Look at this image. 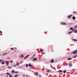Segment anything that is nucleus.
<instances>
[{
  "mask_svg": "<svg viewBox=\"0 0 77 77\" xmlns=\"http://www.w3.org/2000/svg\"><path fill=\"white\" fill-rule=\"evenodd\" d=\"M2 64H5V63L4 62H2Z\"/></svg>",
  "mask_w": 77,
  "mask_h": 77,
  "instance_id": "nucleus-30",
  "label": "nucleus"
},
{
  "mask_svg": "<svg viewBox=\"0 0 77 77\" xmlns=\"http://www.w3.org/2000/svg\"><path fill=\"white\" fill-rule=\"evenodd\" d=\"M17 66H19V65L20 64V63H19L18 62H17Z\"/></svg>",
  "mask_w": 77,
  "mask_h": 77,
  "instance_id": "nucleus-12",
  "label": "nucleus"
},
{
  "mask_svg": "<svg viewBox=\"0 0 77 77\" xmlns=\"http://www.w3.org/2000/svg\"><path fill=\"white\" fill-rule=\"evenodd\" d=\"M72 60V59L71 58H68L67 60Z\"/></svg>",
  "mask_w": 77,
  "mask_h": 77,
  "instance_id": "nucleus-16",
  "label": "nucleus"
},
{
  "mask_svg": "<svg viewBox=\"0 0 77 77\" xmlns=\"http://www.w3.org/2000/svg\"><path fill=\"white\" fill-rule=\"evenodd\" d=\"M54 62V60H52L51 61V63H53Z\"/></svg>",
  "mask_w": 77,
  "mask_h": 77,
  "instance_id": "nucleus-20",
  "label": "nucleus"
},
{
  "mask_svg": "<svg viewBox=\"0 0 77 77\" xmlns=\"http://www.w3.org/2000/svg\"><path fill=\"white\" fill-rule=\"evenodd\" d=\"M8 53H5L3 54L2 56H5V55H6V54H8Z\"/></svg>",
  "mask_w": 77,
  "mask_h": 77,
  "instance_id": "nucleus-9",
  "label": "nucleus"
},
{
  "mask_svg": "<svg viewBox=\"0 0 77 77\" xmlns=\"http://www.w3.org/2000/svg\"><path fill=\"white\" fill-rule=\"evenodd\" d=\"M72 33V31L69 32V33H68V34H69L70 33Z\"/></svg>",
  "mask_w": 77,
  "mask_h": 77,
  "instance_id": "nucleus-24",
  "label": "nucleus"
},
{
  "mask_svg": "<svg viewBox=\"0 0 77 77\" xmlns=\"http://www.w3.org/2000/svg\"><path fill=\"white\" fill-rule=\"evenodd\" d=\"M18 76H19V75H16L15 76V77H18Z\"/></svg>",
  "mask_w": 77,
  "mask_h": 77,
  "instance_id": "nucleus-17",
  "label": "nucleus"
},
{
  "mask_svg": "<svg viewBox=\"0 0 77 77\" xmlns=\"http://www.w3.org/2000/svg\"><path fill=\"white\" fill-rule=\"evenodd\" d=\"M0 33H2V32L1 31H0Z\"/></svg>",
  "mask_w": 77,
  "mask_h": 77,
  "instance_id": "nucleus-42",
  "label": "nucleus"
},
{
  "mask_svg": "<svg viewBox=\"0 0 77 77\" xmlns=\"http://www.w3.org/2000/svg\"><path fill=\"white\" fill-rule=\"evenodd\" d=\"M8 68L9 69V68H11V69H12V67H10V66H9L8 67Z\"/></svg>",
  "mask_w": 77,
  "mask_h": 77,
  "instance_id": "nucleus-18",
  "label": "nucleus"
},
{
  "mask_svg": "<svg viewBox=\"0 0 77 77\" xmlns=\"http://www.w3.org/2000/svg\"><path fill=\"white\" fill-rule=\"evenodd\" d=\"M7 75H10V74H9V72H7Z\"/></svg>",
  "mask_w": 77,
  "mask_h": 77,
  "instance_id": "nucleus-23",
  "label": "nucleus"
},
{
  "mask_svg": "<svg viewBox=\"0 0 77 77\" xmlns=\"http://www.w3.org/2000/svg\"><path fill=\"white\" fill-rule=\"evenodd\" d=\"M75 33H77V30L75 29Z\"/></svg>",
  "mask_w": 77,
  "mask_h": 77,
  "instance_id": "nucleus-28",
  "label": "nucleus"
},
{
  "mask_svg": "<svg viewBox=\"0 0 77 77\" xmlns=\"http://www.w3.org/2000/svg\"><path fill=\"white\" fill-rule=\"evenodd\" d=\"M21 57H22V58H23V57H24V56H23V54H22L21 55Z\"/></svg>",
  "mask_w": 77,
  "mask_h": 77,
  "instance_id": "nucleus-25",
  "label": "nucleus"
},
{
  "mask_svg": "<svg viewBox=\"0 0 77 77\" xmlns=\"http://www.w3.org/2000/svg\"><path fill=\"white\" fill-rule=\"evenodd\" d=\"M72 71H75V69H72Z\"/></svg>",
  "mask_w": 77,
  "mask_h": 77,
  "instance_id": "nucleus-43",
  "label": "nucleus"
},
{
  "mask_svg": "<svg viewBox=\"0 0 77 77\" xmlns=\"http://www.w3.org/2000/svg\"><path fill=\"white\" fill-rule=\"evenodd\" d=\"M11 50H14V48H10Z\"/></svg>",
  "mask_w": 77,
  "mask_h": 77,
  "instance_id": "nucleus-27",
  "label": "nucleus"
},
{
  "mask_svg": "<svg viewBox=\"0 0 77 77\" xmlns=\"http://www.w3.org/2000/svg\"><path fill=\"white\" fill-rule=\"evenodd\" d=\"M34 75H38V73L37 72H35L34 73Z\"/></svg>",
  "mask_w": 77,
  "mask_h": 77,
  "instance_id": "nucleus-5",
  "label": "nucleus"
},
{
  "mask_svg": "<svg viewBox=\"0 0 77 77\" xmlns=\"http://www.w3.org/2000/svg\"><path fill=\"white\" fill-rule=\"evenodd\" d=\"M77 49L76 51H74L72 52V54H77Z\"/></svg>",
  "mask_w": 77,
  "mask_h": 77,
  "instance_id": "nucleus-2",
  "label": "nucleus"
},
{
  "mask_svg": "<svg viewBox=\"0 0 77 77\" xmlns=\"http://www.w3.org/2000/svg\"><path fill=\"white\" fill-rule=\"evenodd\" d=\"M10 62H11V63H13V61H12V60Z\"/></svg>",
  "mask_w": 77,
  "mask_h": 77,
  "instance_id": "nucleus-35",
  "label": "nucleus"
},
{
  "mask_svg": "<svg viewBox=\"0 0 77 77\" xmlns=\"http://www.w3.org/2000/svg\"><path fill=\"white\" fill-rule=\"evenodd\" d=\"M46 72H50V71H51V70L50 69H46Z\"/></svg>",
  "mask_w": 77,
  "mask_h": 77,
  "instance_id": "nucleus-7",
  "label": "nucleus"
},
{
  "mask_svg": "<svg viewBox=\"0 0 77 77\" xmlns=\"http://www.w3.org/2000/svg\"><path fill=\"white\" fill-rule=\"evenodd\" d=\"M72 41H75L76 42H77V40L75 39H72Z\"/></svg>",
  "mask_w": 77,
  "mask_h": 77,
  "instance_id": "nucleus-11",
  "label": "nucleus"
},
{
  "mask_svg": "<svg viewBox=\"0 0 77 77\" xmlns=\"http://www.w3.org/2000/svg\"><path fill=\"white\" fill-rule=\"evenodd\" d=\"M71 16H72V15H70L68 16V18H69V19H70L71 18Z\"/></svg>",
  "mask_w": 77,
  "mask_h": 77,
  "instance_id": "nucleus-3",
  "label": "nucleus"
},
{
  "mask_svg": "<svg viewBox=\"0 0 77 77\" xmlns=\"http://www.w3.org/2000/svg\"><path fill=\"white\" fill-rule=\"evenodd\" d=\"M39 77H42V76H41V75H39Z\"/></svg>",
  "mask_w": 77,
  "mask_h": 77,
  "instance_id": "nucleus-38",
  "label": "nucleus"
},
{
  "mask_svg": "<svg viewBox=\"0 0 77 77\" xmlns=\"http://www.w3.org/2000/svg\"><path fill=\"white\" fill-rule=\"evenodd\" d=\"M26 76V75H23V77H25Z\"/></svg>",
  "mask_w": 77,
  "mask_h": 77,
  "instance_id": "nucleus-41",
  "label": "nucleus"
},
{
  "mask_svg": "<svg viewBox=\"0 0 77 77\" xmlns=\"http://www.w3.org/2000/svg\"><path fill=\"white\" fill-rule=\"evenodd\" d=\"M13 66H15V65H14Z\"/></svg>",
  "mask_w": 77,
  "mask_h": 77,
  "instance_id": "nucleus-45",
  "label": "nucleus"
},
{
  "mask_svg": "<svg viewBox=\"0 0 77 77\" xmlns=\"http://www.w3.org/2000/svg\"><path fill=\"white\" fill-rule=\"evenodd\" d=\"M9 77H13V76H12V74H10V75H9Z\"/></svg>",
  "mask_w": 77,
  "mask_h": 77,
  "instance_id": "nucleus-19",
  "label": "nucleus"
},
{
  "mask_svg": "<svg viewBox=\"0 0 77 77\" xmlns=\"http://www.w3.org/2000/svg\"><path fill=\"white\" fill-rule=\"evenodd\" d=\"M29 55H27L24 58V59H26V58H27L29 56Z\"/></svg>",
  "mask_w": 77,
  "mask_h": 77,
  "instance_id": "nucleus-4",
  "label": "nucleus"
},
{
  "mask_svg": "<svg viewBox=\"0 0 77 77\" xmlns=\"http://www.w3.org/2000/svg\"><path fill=\"white\" fill-rule=\"evenodd\" d=\"M70 30H73V28H72V27L70 28Z\"/></svg>",
  "mask_w": 77,
  "mask_h": 77,
  "instance_id": "nucleus-21",
  "label": "nucleus"
},
{
  "mask_svg": "<svg viewBox=\"0 0 77 77\" xmlns=\"http://www.w3.org/2000/svg\"><path fill=\"white\" fill-rule=\"evenodd\" d=\"M6 65H8V64H9V62L6 61Z\"/></svg>",
  "mask_w": 77,
  "mask_h": 77,
  "instance_id": "nucleus-26",
  "label": "nucleus"
},
{
  "mask_svg": "<svg viewBox=\"0 0 77 77\" xmlns=\"http://www.w3.org/2000/svg\"><path fill=\"white\" fill-rule=\"evenodd\" d=\"M36 60H37V58H34L33 60H33L34 61H36Z\"/></svg>",
  "mask_w": 77,
  "mask_h": 77,
  "instance_id": "nucleus-6",
  "label": "nucleus"
},
{
  "mask_svg": "<svg viewBox=\"0 0 77 77\" xmlns=\"http://www.w3.org/2000/svg\"><path fill=\"white\" fill-rule=\"evenodd\" d=\"M72 32H75V30H72Z\"/></svg>",
  "mask_w": 77,
  "mask_h": 77,
  "instance_id": "nucleus-36",
  "label": "nucleus"
},
{
  "mask_svg": "<svg viewBox=\"0 0 77 77\" xmlns=\"http://www.w3.org/2000/svg\"><path fill=\"white\" fill-rule=\"evenodd\" d=\"M72 18L73 20H75V16H73L72 17Z\"/></svg>",
  "mask_w": 77,
  "mask_h": 77,
  "instance_id": "nucleus-10",
  "label": "nucleus"
},
{
  "mask_svg": "<svg viewBox=\"0 0 77 77\" xmlns=\"http://www.w3.org/2000/svg\"><path fill=\"white\" fill-rule=\"evenodd\" d=\"M0 61H2V60H0Z\"/></svg>",
  "mask_w": 77,
  "mask_h": 77,
  "instance_id": "nucleus-44",
  "label": "nucleus"
},
{
  "mask_svg": "<svg viewBox=\"0 0 77 77\" xmlns=\"http://www.w3.org/2000/svg\"><path fill=\"white\" fill-rule=\"evenodd\" d=\"M28 65L27 64H26V67L27 68L28 67Z\"/></svg>",
  "mask_w": 77,
  "mask_h": 77,
  "instance_id": "nucleus-33",
  "label": "nucleus"
},
{
  "mask_svg": "<svg viewBox=\"0 0 77 77\" xmlns=\"http://www.w3.org/2000/svg\"><path fill=\"white\" fill-rule=\"evenodd\" d=\"M6 77H8V76H6Z\"/></svg>",
  "mask_w": 77,
  "mask_h": 77,
  "instance_id": "nucleus-46",
  "label": "nucleus"
},
{
  "mask_svg": "<svg viewBox=\"0 0 77 77\" xmlns=\"http://www.w3.org/2000/svg\"><path fill=\"white\" fill-rule=\"evenodd\" d=\"M60 23L61 24H62V25H66V23L65 22H61Z\"/></svg>",
  "mask_w": 77,
  "mask_h": 77,
  "instance_id": "nucleus-1",
  "label": "nucleus"
},
{
  "mask_svg": "<svg viewBox=\"0 0 77 77\" xmlns=\"http://www.w3.org/2000/svg\"><path fill=\"white\" fill-rule=\"evenodd\" d=\"M35 54H34L33 55V57H32V58H33V57H35Z\"/></svg>",
  "mask_w": 77,
  "mask_h": 77,
  "instance_id": "nucleus-34",
  "label": "nucleus"
},
{
  "mask_svg": "<svg viewBox=\"0 0 77 77\" xmlns=\"http://www.w3.org/2000/svg\"><path fill=\"white\" fill-rule=\"evenodd\" d=\"M72 63H69V66H70V67H72Z\"/></svg>",
  "mask_w": 77,
  "mask_h": 77,
  "instance_id": "nucleus-8",
  "label": "nucleus"
},
{
  "mask_svg": "<svg viewBox=\"0 0 77 77\" xmlns=\"http://www.w3.org/2000/svg\"><path fill=\"white\" fill-rule=\"evenodd\" d=\"M75 13H76V12L75 11L73 12V14H75Z\"/></svg>",
  "mask_w": 77,
  "mask_h": 77,
  "instance_id": "nucleus-37",
  "label": "nucleus"
},
{
  "mask_svg": "<svg viewBox=\"0 0 77 77\" xmlns=\"http://www.w3.org/2000/svg\"><path fill=\"white\" fill-rule=\"evenodd\" d=\"M74 27L76 28H77V25L76 26H75Z\"/></svg>",
  "mask_w": 77,
  "mask_h": 77,
  "instance_id": "nucleus-39",
  "label": "nucleus"
},
{
  "mask_svg": "<svg viewBox=\"0 0 77 77\" xmlns=\"http://www.w3.org/2000/svg\"><path fill=\"white\" fill-rule=\"evenodd\" d=\"M77 57V55H76L73 58H75V57Z\"/></svg>",
  "mask_w": 77,
  "mask_h": 77,
  "instance_id": "nucleus-32",
  "label": "nucleus"
},
{
  "mask_svg": "<svg viewBox=\"0 0 77 77\" xmlns=\"http://www.w3.org/2000/svg\"><path fill=\"white\" fill-rule=\"evenodd\" d=\"M40 50L41 52H43V50L42 49H40Z\"/></svg>",
  "mask_w": 77,
  "mask_h": 77,
  "instance_id": "nucleus-22",
  "label": "nucleus"
},
{
  "mask_svg": "<svg viewBox=\"0 0 77 77\" xmlns=\"http://www.w3.org/2000/svg\"><path fill=\"white\" fill-rule=\"evenodd\" d=\"M66 70H64L63 72L64 73H66Z\"/></svg>",
  "mask_w": 77,
  "mask_h": 77,
  "instance_id": "nucleus-29",
  "label": "nucleus"
},
{
  "mask_svg": "<svg viewBox=\"0 0 77 77\" xmlns=\"http://www.w3.org/2000/svg\"><path fill=\"white\" fill-rule=\"evenodd\" d=\"M15 73H16V74H18V72H15Z\"/></svg>",
  "mask_w": 77,
  "mask_h": 77,
  "instance_id": "nucleus-31",
  "label": "nucleus"
},
{
  "mask_svg": "<svg viewBox=\"0 0 77 77\" xmlns=\"http://www.w3.org/2000/svg\"><path fill=\"white\" fill-rule=\"evenodd\" d=\"M26 77H29V76L28 75H26Z\"/></svg>",
  "mask_w": 77,
  "mask_h": 77,
  "instance_id": "nucleus-40",
  "label": "nucleus"
},
{
  "mask_svg": "<svg viewBox=\"0 0 77 77\" xmlns=\"http://www.w3.org/2000/svg\"><path fill=\"white\" fill-rule=\"evenodd\" d=\"M15 71L14 70H12V73L14 74V73H15Z\"/></svg>",
  "mask_w": 77,
  "mask_h": 77,
  "instance_id": "nucleus-15",
  "label": "nucleus"
},
{
  "mask_svg": "<svg viewBox=\"0 0 77 77\" xmlns=\"http://www.w3.org/2000/svg\"><path fill=\"white\" fill-rule=\"evenodd\" d=\"M29 66H33V65L31 64V63H30L29 64Z\"/></svg>",
  "mask_w": 77,
  "mask_h": 77,
  "instance_id": "nucleus-14",
  "label": "nucleus"
},
{
  "mask_svg": "<svg viewBox=\"0 0 77 77\" xmlns=\"http://www.w3.org/2000/svg\"><path fill=\"white\" fill-rule=\"evenodd\" d=\"M63 72V71L62 70H60L58 71V72Z\"/></svg>",
  "mask_w": 77,
  "mask_h": 77,
  "instance_id": "nucleus-13",
  "label": "nucleus"
}]
</instances>
